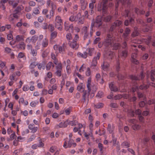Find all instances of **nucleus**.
<instances>
[{"mask_svg": "<svg viewBox=\"0 0 155 155\" xmlns=\"http://www.w3.org/2000/svg\"><path fill=\"white\" fill-rule=\"evenodd\" d=\"M69 124L71 126H75L73 128V131L76 137L81 136L82 134L80 129L83 126L81 124L77 123L75 120H73L70 122Z\"/></svg>", "mask_w": 155, "mask_h": 155, "instance_id": "f257e3e1", "label": "nucleus"}, {"mask_svg": "<svg viewBox=\"0 0 155 155\" xmlns=\"http://www.w3.org/2000/svg\"><path fill=\"white\" fill-rule=\"evenodd\" d=\"M35 144L32 146L31 148L35 150L36 154H38L42 150V149L40 147H43L44 145V143L42 142V140L40 137L36 138L35 140Z\"/></svg>", "mask_w": 155, "mask_h": 155, "instance_id": "f03ea898", "label": "nucleus"}, {"mask_svg": "<svg viewBox=\"0 0 155 155\" xmlns=\"http://www.w3.org/2000/svg\"><path fill=\"white\" fill-rule=\"evenodd\" d=\"M77 55L82 58H86L88 55L87 49L84 48H81L78 52Z\"/></svg>", "mask_w": 155, "mask_h": 155, "instance_id": "7ed1b4c3", "label": "nucleus"}, {"mask_svg": "<svg viewBox=\"0 0 155 155\" xmlns=\"http://www.w3.org/2000/svg\"><path fill=\"white\" fill-rule=\"evenodd\" d=\"M55 27L58 29L61 28V24L62 20L61 17L59 16L56 17L55 19Z\"/></svg>", "mask_w": 155, "mask_h": 155, "instance_id": "20e7f679", "label": "nucleus"}, {"mask_svg": "<svg viewBox=\"0 0 155 155\" xmlns=\"http://www.w3.org/2000/svg\"><path fill=\"white\" fill-rule=\"evenodd\" d=\"M95 23L96 24V26L98 28H100L102 26L103 22L102 21L101 18L99 16L96 18Z\"/></svg>", "mask_w": 155, "mask_h": 155, "instance_id": "39448f33", "label": "nucleus"}, {"mask_svg": "<svg viewBox=\"0 0 155 155\" xmlns=\"http://www.w3.org/2000/svg\"><path fill=\"white\" fill-rule=\"evenodd\" d=\"M113 41L112 39H106L104 42V45L106 47L112 46Z\"/></svg>", "mask_w": 155, "mask_h": 155, "instance_id": "423d86ee", "label": "nucleus"}, {"mask_svg": "<svg viewBox=\"0 0 155 155\" xmlns=\"http://www.w3.org/2000/svg\"><path fill=\"white\" fill-rule=\"evenodd\" d=\"M25 37L23 35H17L15 37V42H18L20 41H24Z\"/></svg>", "mask_w": 155, "mask_h": 155, "instance_id": "0eeeda50", "label": "nucleus"}, {"mask_svg": "<svg viewBox=\"0 0 155 155\" xmlns=\"http://www.w3.org/2000/svg\"><path fill=\"white\" fill-rule=\"evenodd\" d=\"M84 19L83 18H82L81 17V14L80 13L78 14L77 15L75 21L79 22L81 24L83 23Z\"/></svg>", "mask_w": 155, "mask_h": 155, "instance_id": "6e6552de", "label": "nucleus"}, {"mask_svg": "<svg viewBox=\"0 0 155 155\" xmlns=\"http://www.w3.org/2000/svg\"><path fill=\"white\" fill-rule=\"evenodd\" d=\"M137 27H134V31L131 35L132 37H134L138 36L139 35L140 33Z\"/></svg>", "mask_w": 155, "mask_h": 155, "instance_id": "1a4fd4ad", "label": "nucleus"}, {"mask_svg": "<svg viewBox=\"0 0 155 155\" xmlns=\"http://www.w3.org/2000/svg\"><path fill=\"white\" fill-rule=\"evenodd\" d=\"M109 87L111 90L112 91L116 92L118 91V88L114 86L113 82H112L110 84Z\"/></svg>", "mask_w": 155, "mask_h": 155, "instance_id": "9d476101", "label": "nucleus"}, {"mask_svg": "<svg viewBox=\"0 0 155 155\" xmlns=\"http://www.w3.org/2000/svg\"><path fill=\"white\" fill-rule=\"evenodd\" d=\"M29 127L30 130V132L31 133H35L38 130L37 127H33L32 125H31L29 126Z\"/></svg>", "mask_w": 155, "mask_h": 155, "instance_id": "9b49d317", "label": "nucleus"}, {"mask_svg": "<svg viewBox=\"0 0 155 155\" xmlns=\"http://www.w3.org/2000/svg\"><path fill=\"white\" fill-rule=\"evenodd\" d=\"M96 78L100 84H102L104 83V81L102 78H101V76L99 74H97Z\"/></svg>", "mask_w": 155, "mask_h": 155, "instance_id": "f8f14e48", "label": "nucleus"}, {"mask_svg": "<svg viewBox=\"0 0 155 155\" xmlns=\"http://www.w3.org/2000/svg\"><path fill=\"white\" fill-rule=\"evenodd\" d=\"M84 135L86 139L87 140H89L90 138L93 137V134L91 132L90 133L84 132Z\"/></svg>", "mask_w": 155, "mask_h": 155, "instance_id": "ddd939ff", "label": "nucleus"}, {"mask_svg": "<svg viewBox=\"0 0 155 155\" xmlns=\"http://www.w3.org/2000/svg\"><path fill=\"white\" fill-rule=\"evenodd\" d=\"M130 30L128 28H127L125 30V33L123 34V35L124 38L127 37L128 35L130 34Z\"/></svg>", "mask_w": 155, "mask_h": 155, "instance_id": "4468645a", "label": "nucleus"}, {"mask_svg": "<svg viewBox=\"0 0 155 155\" xmlns=\"http://www.w3.org/2000/svg\"><path fill=\"white\" fill-rule=\"evenodd\" d=\"M70 46L73 48H75L76 49H77L78 48V45L77 44L76 41H74L71 43Z\"/></svg>", "mask_w": 155, "mask_h": 155, "instance_id": "2eb2a0df", "label": "nucleus"}, {"mask_svg": "<svg viewBox=\"0 0 155 155\" xmlns=\"http://www.w3.org/2000/svg\"><path fill=\"white\" fill-rule=\"evenodd\" d=\"M18 48L20 49L25 50V48L26 45L23 42H21L18 44Z\"/></svg>", "mask_w": 155, "mask_h": 155, "instance_id": "dca6fc26", "label": "nucleus"}, {"mask_svg": "<svg viewBox=\"0 0 155 155\" xmlns=\"http://www.w3.org/2000/svg\"><path fill=\"white\" fill-rule=\"evenodd\" d=\"M38 39V37L35 35L33 36L30 39V43L31 44L35 43Z\"/></svg>", "mask_w": 155, "mask_h": 155, "instance_id": "f3484780", "label": "nucleus"}, {"mask_svg": "<svg viewBox=\"0 0 155 155\" xmlns=\"http://www.w3.org/2000/svg\"><path fill=\"white\" fill-rule=\"evenodd\" d=\"M88 49V54L90 56H91L93 55L95 53V51L94 48H89Z\"/></svg>", "mask_w": 155, "mask_h": 155, "instance_id": "a211bd4d", "label": "nucleus"}, {"mask_svg": "<svg viewBox=\"0 0 155 155\" xmlns=\"http://www.w3.org/2000/svg\"><path fill=\"white\" fill-rule=\"evenodd\" d=\"M112 17L111 15L107 16L104 18V21L106 22H109L110 21Z\"/></svg>", "mask_w": 155, "mask_h": 155, "instance_id": "6ab92c4d", "label": "nucleus"}, {"mask_svg": "<svg viewBox=\"0 0 155 155\" xmlns=\"http://www.w3.org/2000/svg\"><path fill=\"white\" fill-rule=\"evenodd\" d=\"M51 32V39H54L57 37L58 33L56 31H53Z\"/></svg>", "mask_w": 155, "mask_h": 155, "instance_id": "aec40b11", "label": "nucleus"}, {"mask_svg": "<svg viewBox=\"0 0 155 155\" xmlns=\"http://www.w3.org/2000/svg\"><path fill=\"white\" fill-rule=\"evenodd\" d=\"M22 8L21 6H18L16 8L14 11V12L16 14H18L21 12L22 10Z\"/></svg>", "mask_w": 155, "mask_h": 155, "instance_id": "412c9836", "label": "nucleus"}, {"mask_svg": "<svg viewBox=\"0 0 155 155\" xmlns=\"http://www.w3.org/2000/svg\"><path fill=\"white\" fill-rule=\"evenodd\" d=\"M129 77L132 80L139 81L140 80L137 76L133 75H130Z\"/></svg>", "mask_w": 155, "mask_h": 155, "instance_id": "4be33fe9", "label": "nucleus"}, {"mask_svg": "<svg viewBox=\"0 0 155 155\" xmlns=\"http://www.w3.org/2000/svg\"><path fill=\"white\" fill-rule=\"evenodd\" d=\"M104 104L102 103H98L97 102L95 103V106L96 108H100L103 107Z\"/></svg>", "mask_w": 155, "mask_h": 155, "instance_id": "5701e85b", "label": "nucleus"}, {"mask_svg": "<svg viewBox=\"0 0 155 155\" xmlns=\"http://www.w3.org/2000/svg\"><path fill=\"white\" fill-rule=\"evenodd\" d=\"M149 87V85H145L144 84L140 85L139 87V88L141 90H146Z\"/></svg>", "mask_w": 155, "mask_h": 155, "instance_id": "b1692460", "label": "nucleus"}, {"mask_svg": "<svg viewBox=\"0 0 155 155\" xmlns=\"http://www.w3.org/2000/svg\"><path fill=\"white\" fill-rule=\"evenodd\" d=\"M101 56V54L100 53H97L96 56H95L94 58L93 62L94 61L96 64L97 63V60H99Z\"/></svg>", "mask_w": 155, "mask_h": 155, "instance_id": "393cba45", "label": "nucleus"}, {"mask_svg": "<svg viewBox=\"0 0 155 155\" xmlns=\"http://www.w3.org/2000/svg\"><path fill=\"white\" fill-rule=\"evenodd\" d=\"M33 71L34 72V73L33 74V73H32V74H31V77L32 78L37 77L39 74L38 72V71H35L34 70H33ZM32 72L33 71H32L31 72Z\"/></svg>", "mask_w": 155, "mask_h": 155, "instance_id": "a878e982", "label": "nucleus"}, {"mask_svg": "<svg viewBox=\"0 0 155 155\" xmlns=\"http://www.w3.org/2000/svg\"><path fill=\"white\" fill-rule=\"evenodd\" d=\"M127 50L126 49L125 50L122 51L121 56L126 58L127 56Z\"/></svg>", "mask_w": 155, "mask_h": 155, "instance_id": "bb28decb", "label": "nucleus"}, {"mask_svg": "<svg viewBox=\"0 0 155 155\" xmlns=\"http://www.w3.org/2000/svg\"><path fill=\"white\" fill-rule=\"evenodd\" d=\"M51 66L53 68L54 66L52 62H49L46 65V68L48 70H49Z\"/></svg>", "mask_w": 155, "mask_h": 155, "instance_id": "cd10ccee", "label": "nucleus"}, {"mask_svg": "<svg viewBox=\"0 0 155 155\" xmlns=\"http://www.w3.org/2000/svg\"><path fill=\"white\" fill-rule=\"evenodd\" d=\"M122 23V22L119 20H117L115 21L113 23V24L115 25L117 27L119 26Z\"/></svg>", "mask_w": 155, "mask_h": 155, "instance_id": "c85d7f7f", "label": "nucleus"}, {"mask_svg": "<svg viewBox=\"0 0 155 155\" xmlns=\"http://www.w3.org/2000/svg\"><path fill=\"white\" fill-rule=\"evenodd\" d=\"M141 126L139 125L135 124L133 125L132 127L134 130H137L140 129Z\"/></svg>", "mask_w": 155, "mask_h": 155, "instance_id": "c756f323", "label": "nucleus"}, {"mask_svg": "<svg viewBox=\"0 0 155 155\" xmlns=\"http://www.w3.org/2000/svg\"><path fill=\"white\" fill-rule=\"evenodd\" d=\"M116 26L114 25V24L112 23L110 27V28L109 29V32H112L114 30L116 29Z\"/></svg>", "mask_w": 155, "mask_h": 155, "instance_id": "7c9ffc66", "label": "nucleus"}, {"mask_svg": "<svg viewBox=\"0 0 155 155\" xmlns=\"http://www.w3.org/2000/svg\"><path fill=\"white\" fill-rule=\"evenodd\" d=\"M119 80H123L126 78V75H123L122 74H118L117 76Z\"/></svg>", "mask_w": 155, "mask_h": 155, "instance_id": "2f4dec72", "label": "nucleus"}, {"mask_svg": "<svg viewBox=\"0 0 155 155\" xmlns=\"http://www.w3.org/2000/svg\"><path fill=\"white\" fill-rule=\"evenodd\" d=\"M48 44V41L46 39H45L43 41V42L42 44V46L44 47H46Z\"/></svg>", "mask_w": 155, "mask_h": 155, "instance_id": "473e14b6", "label": "nucleus"}, {"mask_svg": "<svg viewBox=\"0 0 155 155\" xmlns=\"http://www.w3.org/2000/svg\"><path fill=\"white\" fill-rule=\"evenodd\" d=\"M120 45L119 43H115L113 45V50H117L120 47Z\"/></svg>", "mask_w": 155, "mask_h": 155, "instance_id": "72a5a7b5", "label": "nucleus"}, {"mask_svg": "<svg viewBox=\"0 0 155 155\" xmlns=\"http://www.w3.org/2000/svg\"><path fill=\"white\" fill-rule=\"evenodd\" d=\"M56 68L57 70H62V67L61 63H59Z\"/></svg>", "mask_w": 155, "mask_h": 155, "instance_id": "f704fd0d", "label": "nucleus"}, {"mask_svg": "<svg viewBox=\"0 0 155 155\" xmlns=\"http://www.w3.org/2000/svg\"><path fill=\"white\" fill-rule=\"evenodd\" d=\"M33 13L35 14H37L39 13V11L38 8L36 7H35L33 8Z\"/></svg>", "mask_w": 155, "mask_h": 155, "instance_id": "c9c22d12", "label": "nucleus"}, {"mask_svg": "<svg viewBox=\"0 0 155 155\" xmlns=\"http://www.w3.org/2000/svg\"><path fill=\"white\" fill-rule=\"evenodd\" d=\"M76 18L72 14L71 15L69 18V20L70 21H75Z\"/></svg>", "mask_w": 155, "mask_h": 155, "instance_id": "e433bc0d", "label": "nucleus"}, {"mask_svg": "<svg viewBox=\"0 0 155 155\" xmlns=\"http://www.w3.org/2000/svg\"><path fill=\"white\" fill-rule=\"evenodd\" d=\"M38 68L41 70H42L44 69L45 66L43 64H37Z\"/></svg>", "mask_w": 155, "mask_h": 155, "instance_id": "4c0bfd02", "label": "nucleus"}, {"mask_svg": "<svg viewBox=\"0 0 155 155\" xmlns=\"http://www.w3.org/2000/svg\"><path fill=\"white\" fill-rule=\"evenodd\" d=\"M16 137L15 133V132H13V133L10 136V139L11 140H13L15 139Z\"/></svg>", "mask_w": 155, "mask_h": 155, "instance_id": "58836bf2", "label": "nucleus"}, {"mask_svg": "<svg viewBox=\"0 0 155 155\" xmlns=\"http://www.w3.org/2000/svg\"><path fill=\"white\" fill-rule=\"evenodd\" d=\"M66 38L68 40H70L72 39V37L71 33H69L66 35Z\"/></svg>", "mask_w": 155, "mask_h": 155, "instance_id": "ea45409f", "label": "nucleus"}, {"mask_svg": "<svg viewBox=\"0 0 155 155\" xmlns=\"http://www.w3.org/2000/svg\"><path fill=\"white\" fill-rule=\"evenodd\" d=\"M123 96L120 94H118L114 96V98L115 100H119L122 98Z\"/></svg>", "mask_w": 155, "mask_h": 155, "instance_id": "a19ab883", "label": "nucleus"}, {"mask_svg": "<svg viewBox=\"0 0 155 155\" xmlns=\"http://www.w3.org/2000/svg\"><path fill=\"white\" fill-rule=\"evenodd\" d=\"M58 50L60 53H62L64 51V46H59L58 47Z\"/></svg>", "mask_w": 155, "mask_h": 155, "instance_id": "79ce46f5", "label": "nucleus"}, {"mask_svg": "<svg viewBox=\"0 0 155 155\" xmlns=\"http://www.w3.org/2000/svg\"><path fill=\"white\" fill-rule=\"evenodd\" d=\"M109 66V64H107L104 63L103 64V69L104 70L106 69H107Z\"/></svg>", "mask_w": 155, "mask_h": 155, "instance_id": "37998d69", "label": "nucleus"}, {"mask_svg": "<svg viewBox=\"0 0 155 155\" xmlns=\"http://www.w3.org/2000/svg\"><path fill=\"white\" fill-rule=\"evenodd\" d=\"M50 83L51 84L56 85V81L55 79L54 78L51 79L50 80Z\"/></svg>", "mask_w": 155, "mask_h": 155, "instance_id": "c03bdc74", "label": "nucleus"}, {"mask_svg": "<svg viewBox=\"0 0 155 155\" xmlns=\"http://www.w3.org/2000/svg\"><path fill=\"white\" fill-rule=\"evenodd\" d=\"M44 19V17L42 15H40L38 18V21L40 22H42Z\"/></svg>", "mask_w": 155, "mask_h": 155, "instance_id": "a18cd8bd", "label": "nucleus"}, {"mask_svg": "<svg viewBox=\"0 0 155 155\" xmlns=\"http://www.w3.org/2000/svg\"><path fill=\"white\" fill-rule=\"evenodd\" d=\"M61 71L62 70H57V71L56 72V74L57 75L59 76L60 77L61 75Z\"/></svg>", "mask_w": 155, "mask_h": 155, "instance_id": "49530a36", "label": "nucleus"}, {"mask_svg": "<svg viewBox=\"0 0 155 155\" xmlns=\"http://www.w3.org/2000/svg\"><path fill=\"white\" fill-rule=\"evenodd\" d=\"M7 38L8 40H11L13 38V36L12 33H10L7 35Z\"/></svg>", "mask_w": 155, "mask_h": 155, "instance_id": "de8ad7c7", "label": "nucleus"}, {"mask_svg": "<svg viewBox=\"0 0 155 155\" xmlns=\"http://www.w3.org/2000/svg\"><path fill=\"white\" fill-rule=\"evenodd\" d=\"M135 113L138 116L140 115L141 113V111L140 109H137L135 110Z\"/></svg>", "mask_w": 155, "mask_h": 155, "instance_id": "09e8293b", "label": "nucleus"}, {"mask_svg": "<svg viewBox=\"0 0 155 155\" xmlns=\"http://www.w3.org/2000/svg\"><path fill=\"white\" fill-rule=\"evenodd\" d=\"M145 104L143 101H141L139 103V106L141 107H143L145 105Z\"/></svg>", "mask_w": 155, "mask_h": 155, "instance_id": "8fccbe9b", "label": "nucleus"}, {"mask_svg": "<svg viewBox=\"0 0 155 155\" xmlns=\"http://www.w3.org/2000/svg\"><path fill=\"white\" fill-rule=\"evenodd\" d=\"M29 53L31 56H33L35 54L36 52H35V51L34 50V49L32 50L31 49Z\"/></svg>", "mask_w": 155, "mask_h": 155, "instance_id": "3c124183", "label": "nucleus"}, {"mask_svg": "<svg viewBox=\"0 0 155 155\" xmlns=\"http://www.w3.org/2000/svg\"><path fill=\"white\" fill-rule=\"evenodd\" d=\"M83 97L84 100V101L86 100V96L87 94L86 91L85 90H83Z\"/></svg>", "mask_w": 155, "mask_h": 155, "instance_id": "603ef678", "label": "nucleus"}, {"mask_svg": "<svg viewBox=\"0 0 155 155\" xmlns=\"http://www.w3.org/2000/svg\"><path fill=\"white\" fill-rule=\"evenodd\" d=\"M110 105L111 107L113 108H117L118 107L117 104L116 103H111Z\"/></svg>", "mask_w": 155, "mask_h": 155, "instance_id": "864d4df0", "label": "nucleus"}, {"mask_svg": "<svg viewBox=\"0 0 155 155\" xmlns=\"http://www.w3.org/2000/svg\"><path fill=\"white\" fill-rule=\"evenodd\" d=\"M25 56L24 54L22 52H20L18 54V56L19 58H23Z\"/></svg>", "mask_w": 155, "mask_h": 155, "instance_id": "5fc2aeb1", "label": "nucleus"}, {"mask_svg": "<svg viewBox=\"0 0 155 155\" xmlns=\"http://www.w3.org/2000/svg\"><path fill=\"white\" fill-rule=\"evenodd\" d=\"M48 28L50 29L51 32L54 31V28L52 25H49L48 26Z\"/></svg>", "mask_w": 155, "mask_h": 155, "instance_id": "6e6d98bb", "label": "nucleus"}, {"mask_svg": "<svg viewBox=\"0 0 155 155\" xmlns=\"http://www.w3.org/2000/svg\"><path fill=\"white\" fill-rule=\"evenodd\" d=\"M84 16L87 18H88V13L87 11H85L84 12Z\"/></svg>", "mask_w": 155, "mask_h": 155, "instance_id": "4d7b16f0", "label": "nucleus"}, {"mask_svg": "<svg viewBox=\"0 0 155 155\" xmlns=\"http://www.w3.org/2000/svg\"><path fill=\"white\" fill-rule=\"evenodd\" d=\"M98 147L100 149V150L101 151H102L103 150V144L101 143H98Z\"/></svg>", "mask_w": 155, "mask_h": 155, "instance_id": "13d9d810", "label": "nucleus"}, {"mask_svg": "<svg viewBox=\"0 0 155 155\" xmlns=\"http://www.w3.org/2000/svg\"><path fill=\"white\" fill-rule=\"evenodd\" d=\"M116 1L117 3H119L120 2L122 4H124L126 2L127 0H116Z\"/></svg>", "mask_w": 155, "mask_h": 155, "instance_id": "bf43d9fd", "label": "nucleus"}, {"mask_svg": "<svg viewBox=\"0 0 155 155\" xmlns=\"http://www.w3.org/2000/svg\"><path fill=\"white\" fill-rule=\"evenodd\" d=\"M91 110L90 108H88L85 110L84 113L85 114H88L91 112Z\"/></svg>", "mask_w": 155, "mask_h": 155, "instance_id": "052dcab7", "label": "nucleus"}, {"mask_svg": "<svg viewBox=\"0 0 155 155\" xmlns=\"http://www.w3.org/2000/svg\"><path fill=\"white\" fill-rule=\"evenodd\" d=\"M155 100H149L148 101L147 104H155Z\"/></svg>", "mask_w": 155, "mask_h": 155, "instance_id": "680f3d73", "label": "nucleus"}, {"mask_svg": "<svg viewBox=\"0 0 155 155\" xmlns=\"http://www.w3.org/2000/svg\"><path fill=\"white\" fill-rule=\"evenodd\" d=\"M65 112L67 115H69L71 113V110L70 109L68 108L65 110Z\"/></svg>", "mask_w": 155, "mask_h": 155, "instance_id": "e2e57ef3", "label": "nucleus"}, {"mask_svg": "<svg viewBox=\"0 0 155 155\" xmlns=\"http://www.w3.org/2000/svg\"><path fill=\"white\" fill-rule=\"evenodd\" d=\"M57 56V54H54L52 53L51 54V58L53 59L54 60H55L56 59Z\"/></svg>", "mask_w": 155, "mask_h": 155, "instance_id": "0e129e2a", "label": "nucleus"}, {"mask_svg": "<svg viewBox=\"0 0 155 155\" xmlns=\"http://www.w3.org/2000/svg\"><path fill=\"white\" fill-rule=\"evenodd\" d=\"M5 51L6 52H7L8 53H9L11 52L12 50L10 48H9L8 47H6L5 48Z\"/></svg>", "mask_w": 155, "mask_h": 155, "instance_id": "69168bd1", "label": "nucleus"}, {"mask_svg": "<svg viewBox=\"0 0 155 155\" xmlns=\"http://www.w3.org/2000/svg\"><path fill=\"white\" fill-rule=\"evenodd\" d=\"M37 87L39 89H42L43 87L42 84L41 83H38L37 84Z\"/></svg>", "mask_w": 155, "mask_h": 155, "instance_id": "338daca9", "label": "nucleus"}, {"mask_svg": "<svg viewBox=\"0 0 155 155\" xmlns=\"http://www.w3.org/2000/svg\"><path fill=\"white\" fill-rule=\"evenodd\" d=\"M129 12V11L127 10H125V15H124V16L125 17H128Z\"/></svg>", "mask_w": 155, "mask_h": 155, "instance_id": "774afa93", "label": "nucleus"}]
</instances>
